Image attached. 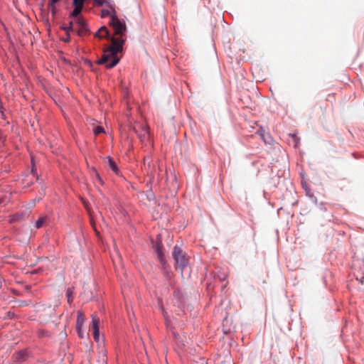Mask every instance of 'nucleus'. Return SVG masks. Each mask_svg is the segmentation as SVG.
Segmentation results:
<instances>
[{
	"mask_svg": "<svg viewBox=\"0 0 364 364\" xmlns=\"http://www.w3.org/2000/svg\"><path fill=\"white\" fill-rule=\"evenodd\" d=\"M85 321V316L81 311L77 312V317L76 321V328H82V326Z\"/></svg>",
	"mask_w": 364,
	"mask_h": 364,
	"instance_id": "9",
	"label": "nucleus"
},
{
	"mask_svg": "<svg viewBox=\"0 0 364 364\" xmlns=\"http://www.w3.org/2000/svg\"><path fill=\"white\" fill-rule=\"evenodd\" d=\"M3 136H2V133L0 131V140L2 139Z\"/></svg>",
	"mask_w": 364,
	"mask_h": 364,
	"instance_id": "23",
	"label": "nucleus"
},
{
	"mask_svg": "<svg viewBox=\"0 0 364 364\" xmlns=\"http://www.w3.org/2000/svg\"><path fill=\"white\" fill-rule=\"evenodd\" d=\"M109 166L110 168L113 171V172H114L116 174L119 173L117 166L116 163L114 161V160L111 158H109Z\"/></svg>",
	"mask_w": 364,
	"mask_h": 364,
	"instance_id": "11",
	"label": "nucleus"
},
{
	"mask_svg": "<svg viewBox=\"0 0 364 364\" xmlns=\"http://www.w3.org/2000/svg\"><path fill=\"white\" fill-rule=\"evenodd\" d=\"M155 250L157 254L158 259L161 264L163 265L164 268L165 269V264H166V260L164 254L163 252V246L161 242H156L155 245Z\"/></svg>",
	"mask_w": 364,
	"mask_h": 364,
	"instance_id": "5",
	"label": "nucleus"
},
{
	"mask_svg": "<svg viewBox=\"0 0 364 364\" xmlns=\"http://www.w3.org/2000/svg\"><path fill=\"white\" fill-rule=\"evenodd\" d=\"M95 37L99 38L100 39L105 38L109 37V32L107 27L102 26L101 27L95 35Z\"/></svg>",
	"mask_w": 364,
	"mask_h": 364,
	"instance_id": "8",
	"label": "nucleus"
},
{
	"mask_svg": "<svg viewBox=\"0 0 364 364\" xmlns=\"http://www.w3.org/2000/svg\"><path fill=\"white\" fill-rule=\"evenodd\" d=\"M47 220L48 217L46 215L40 217L36 223V228L38 229L42 228Z\"/></svg>",
	"mask_w": 364,
	"mask_h": 364,
	"instance_id": "10",
	"label": "nucleus"
},
{
	"mask_svg": "<svg viewBox=\"0 0 364 364\" xmlns=\"http://www.w3.org/2000/svg\"><path fill=\"white\" fill-rule=\"evenodd\" d=\"M173 257L176 261V269L181 272L188 266V257L179 247L175 246L173 250Z\"/></svg>",
	"mask_w": 364,
	"mask_h": 364,
	"instance_id": "2",
	"label": "nucleus"
},
{
	"mask_svg": "<svg viewBox=\"0 0 364 364\" xmlns=\"http://www.w3.org/2000/svg\"><path fill=\"white\" fill-rule=\"evenodd\" d=\"M103 132H104V129L100 126H97L94 128V133L95 135H99L100 134L103 133Z\"/></svg>",
	"mask_w": 364,
	"mask_h": 364,
	"instance_id": "15",
	"label": "nucleus"
},
{
	"mask_svg": "<svg viewBox=\"0 0 364 364\" xmlns=\"http://www.w3.org/2000/svg\"><path fill=\"white\" fill-rule=\"evenodd\" d=\"M95 3L98 6H103L106 3V0H94Z\"/></svg>",
	"mask_w": 364,
	"mask_h": 364,
	"instance_id": "17",
	"label": "nucleus"
},
{
	"mask_svg": "<svg viewBox=\"0 0 364 364\" xmlns=\"http://www.w3.org/2000/svg\"><path fill=\"white\" fill-rule=\"evenodd\" d=\"M161 311H162V314H163V315H164V318H165L166 320H167V318H166V312H164V311L163 308H161Z\"/></svg>",
	"mask_w": 364,
	"mask_h": 364,
	"instance_id": "22",
	"label": "nucleus"
},
{
	"mask_svg": "<svg viewBox=\"0 0 364 364\" xmlns=\"http://www.w3.org/2000/svg\"><path fill=\"white\" fill-rule=\"evenodd\" d=\"M74 18H75V21L74 23L70 22V26L64 27L63 29L67 32H70V31H76L80 36L86 35L87 28L84 19H82L81 17H79V16Z\"/></svg>",
	"mask_w": 364,
	"mask_h": 364,
	"instance_id": "3",
	"label": "nucleus"
},
{
	"mask_svg": "<svg viewBox=\"0 0 364 364\" xmlns=\"http://www.w3.org/2000/svg\"><path fill=\"white\" fill-rule=\"evenodd\" d=\"M60 0H48V6H49V8L50 9L53 14H54L55 12L56 4Z\"/></svg>",
	"mask_w": 364,
	"mask_h": 364,
	"instance_id": "12",
	"label": "nucleus"
},
{
	"mask_svg": "<svg viewBox=\"0 0 364 364\" xmlns=\"http://www.w3.org/2000/svg\"><path fill=\"white\" fill-rule=\"evenodd\" d=\"M257 134L259 135V136L261 137V139L265 142V143H267V141L265 139V135H264V131L260 127L258 131H257L256 132Z\"/></svg>",
	"mask_w": 364,
	"mask_h": 364,
	"instance_id": "14",
	"label": "nucleus"
},
{
	"mask_svg": "<svg viewBox=\"0 0 364 364\" xmlns=\"http://www.w3.org/2000/svg\"><path fill=\"white\" fill-rule=\"evenodd\" d=\"M66 296L68 297V303H71L73 300V289L69 288L68 289L67 291H66Z\"/></svg>",
	"mask_w": 364,
	"mask_h": 364,
	"instance_id": "13",
	"label": "nucleus"
},
{
	"mask_svg": "<svg viewBox=\"0 0 364 364\" xmlns=\"http://www.w3.org/2000/svg\"><path fill=\"white\" fill-rule=\"evenodd\" d=\"M82 201L83 203V205L85 206V208L87 209V212L89 213L90 212V210H89V208H88V205H87V203L85 202L84 200L82 199Z\"/></svg>",
	"mask_w": 364,
	"mask_h": 364,
	"instance_id": "20",
	"label": "nucleus"
},
{
	"mask_svg": "<svg viewBox=\"0 0 364 364\" xmlns=\"http://www.w3.org/2000/svg\"><path fill=\"white\" fill-rule=\"evenodd\" d=\"M76 330L79 337L82 338L84 337V335L82 328H76Z\"/></svg>",
	"mask_w": 364,
	"mask_h": 364,
	"instance_id": "19",
	"label": "nucleus"
},
{
	"mask_svg": "<svg viewBox=\"0 0 364 364\" xmlns=\"http://www.w3.org/2000/svg\"><path fill=\"white\" fill-rule=\"evenodd\" d=\"M178 339L177 336H175V340L176 341Z\"/></svg>",
	"mask_w": 364,
	"mask_h": 364,
	"instance_id": "24",
	"label": "nucleus"
},
{
	"mask_svg": "<svg viewBox=\"0 0 364 364\" xmlns=\"http://www.w3.org/2000/svg\"><path fill=\"white\" fill-rule=\"evenodd\" d=\"M101 16L102 18L110 17L109 23L114 33L110 37L111 45L104 49L103 55L97 63L105 65L107 68H112L119 61L117 55L122 52L123 46L127 40V26L123 20L118 18L116 11L112 6L102 9Z\"/></svg>",
	"mask_w": 364,
	"mask_h": 364,
	"instance_id": "1",
	"label": "nucleus"
},
{
	"mask_svg": "<svg viewBox=\"0 0 364 364\" xmlns=\"http://www.w3.org/2000/svg\"><path fill=\"white\" fill-rule=\"evenodd\" d=\"M100 318L96 315H92L90 329L92 331L93 338L96 342L100 341Z\"/></svg>",
	"mask_w": 364,
	"mask_h": 364,
	"instance_id": "4",
	"label": "nucleus"
},
{
	"mask_svg": "<svg viewBox=\"0 0 364 364\" xmlns=\"http://www.w3.org/2000/svg\"><path fill=\"white\" fill-rule=\"evenodd\" d=\"M144 139H146L147 141V143L149 144V145H151V138H150V135H149V132H146L144 136H143Z\"/></svg>",
	"mask_w": 364,
	"mask_h": 364,
	"instance_id": "16",
	"label": "nucleus"
},
{
	"mask_svg": "<svg viewBox=\"0 0 364 364\" xmlns=\"http://www.w3.org/2000/svg\"><path fill=\"white\" fill-rule=\"evenodd\" d=\"M69 33V32H67V31H66V33H67L66 36H65V37H64V38H62V41H64V42H65V43L69 42V41H70V35H69V33Z\"/></svg>",
	"mask_w": 364,
	"mask_h": 364,
	"instance_id": "18",
	"label": "nucleus"
},
{
	"mask_svg": "<svg viewBox=\"0 0 364 364\" xmlns=\"http://www.w3.org/2000/svg\"><path fill=\"white\" fill-rule=\"evenodd\" d=\"M226 277H227L226 273H223L222 277H220V280L224 281V280H225Z\"/></svg>",
	"mask_w": 364,
	"mask_h": 364,
	"instance_id": "21",
	"label": "nucleus"
},
{
	"mask_svg": "<svg viewBox=\"0 0 364 364\" xmlns=\"http://www.w3.org/2000/svg\"><path fill=\"white\" fill-rule=\"evenodd\" d=\"M28 216V213L26 212L16 213L10 216L9 222L14 223L25 219Z\"/></svg>",
	"mask_w": 364,
	"mask_h": 364,
	"instance_id": "7",
	"label": "nucleus"
},
{
	"mask_svg": "<svg viewBox=\"0 0 364 364\" xmlns=\"http://www.w3.org/2000/svg\"><path fill=\"white\" fill-rule=\"evenodd\" d=\"M28 357V352L26 350H20L16 353L13 358L14 361L21 363L25 361Z\"/></svg>",
	"mask_w": 364,
	"mask_h": 364,
	"instance_id": "6",
	"label": "nucleus"
}]
</instances>
